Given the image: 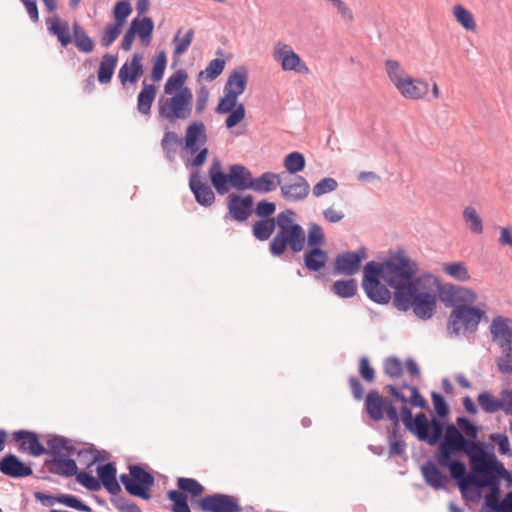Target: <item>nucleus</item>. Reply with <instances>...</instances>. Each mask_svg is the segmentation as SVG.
<instances>
[{"instance_id":"obj_52","label":"nucleus","mask_w":512,"mask_h":512,"mask_svg":"<svg viewBox=\"0 0 512 512\" xmlns=\"http://www.w3.org/2000/svg\"><path fill=\"white\" fill-rule=\"evenodd\" d=\"M177 486L180 490L190 493L194 497L200 496L204 491V487L193 478L180 477L177 480Z\"/></svg>"},{"instance_id":"obj_18","label":"nucleus","mask_w":512,"mask_h":512,"mask_svg":"<svg viewBox=\"0 0 512 512\" xmlns=\"http://www.w3.org/2000/svg\"><path fill=\"white\" fill-rule=\"evenodd\" d=\"M0 472L11 478H25L33 474L32 468L14 454H7L0 459Z\"/></svg>"},{"instance_id":"obj_4","label":"nucleus","mask_w":512,"mask_h":512,"mask_svg":"<svg viewBox=\"0 0 512 512\" xmlns=\"http://www.w3.org/2000/svg\"><path fill=\"white\" fill-rule=\"evenodd\" d=\"M47 446H49L48 455L50 459L45 460V466L48 467L50 473L62 477L76 476L77 464L70 456L77 455L81 457L91 453L89 449H77L71 440L63 436H53L48 439Z\"/></svg>"},{"instance_id":"obj_16","label":"nucleus","mask_w":512,"mask_h":512,"mask_svg":"<svg viewBox=\"0 0 512 512\" xmlns=\"http://www.w3.org/2000/svg\"><path fill=\"white\" fill-rule=\"evenodd\" d=\"M199 506L204 512H241V506L236 498L221 493L203 497Z\"/></svg>"},{"instance_id":"obj_59","label":"nucleus","mask_w":512,"mask_h":512,"mask_svg":"<svg viewBox=\"0 0 512 512\" xmlns=\"http://www.w3.org/2000/svg\"><path fill=\"white\" fill-rule=\"evenodd\" d=\"M110 501L112 505L121 512H142L135 502L121 495L111 497Z\"/></svg>"},{"instance_id":"obj_3","label":"nucleus","mask_w":512,"mask_h":512,"mask_svg":"<svg viewBox=\"0 0 512 512\" xmlns=\"http://www.w3.org/2000/svg\"><path fill=\"white\" fill-rule=\"evenodd\" d=\"M295 212L286 209L277 215V232L269 243L272 256L280 257L289 248L293 253L301 252L306 243L304 228L296 223Z\"/></svg>"},{"instance_id":"obj_48","label":"nucleus","mask_w":512,"mask_h":512,"mask_svg":"<svg viewBox=\"0 0 512 512\" xmlns=\"http://www.w3.org/2000/svg\"><path fill=\"white\" fill-rule=\"evenodd\" d=\"M306 240L310 248H321V246L325 243V233L323 228L317 223H310Z\"/></svg>"},{"instance_id":"obj_21","label":"nucleus","mask_w":512,"mask_h":512,"mask_svg":"<svg viewBox=\"0 0 512 512\" xmlns=\"http://www.w3.org/2000/svg\"><path fill=\"white\" fill-rule=\"evenodd\" d=\"M282 197L291 202H300L307 198L310 185L303 176H296L293 181L280 184Z\"/></svg>"},{"instance_id":"obj_17","label":"nucleus","mask_w":512,"mask_h":512,"mask_svg":"<svg viewBox=\"0 0 512 512\" xmlns=\"http://www.w3.org/2000/svg\"><path fill=\"white\" fill-rule=\"evenodd\" d=\"M492 340L500 349L512 346V320L503 316L492 319L489 327Z\"/></svg>"},{"instance_id":"obj_22","label":"nucleus","mask_w":512,"mask_h":512,"mask_svg":"<svg viewBox=\"0 0 512 512\" xmlns=\"http://www.w3.org/2000/svg\"><path fill=\"white\" fill-rule=\"evenodd\" d=\"M189 186L196 201L202 206H211L215 201V194L211 187L201 180L198 172H193L189 178Z\"/></svg>"},{"instance_id":"obj_47","label":"nucleus","mask_w":512,"mask_h":512,"mask_svg":"<svg viewBox=\"0 0 512 512\" xmlns=\"http://www.w3.org/2000/svg\"><path fill=\"white\" fill-rule=\"evenodd\" d=\"M283 165L289 173L296 174L304 169L305 157L300 152H291L285 156Z\"/></svg>"},{"instance_id":"obj_24","label":"nucleus","mask_w":512,"mask_h":512,"mask_svg":"<svg viewBox=\"0 0 512 512\" xmlns=\"http://www.w3.org/2000/svg\"><path fill=\"white\" fill-rule=\"evenodd\" d=\"M13 438L17 442H21L20 448L23 450H28L32 456H40L43 454L48 455L49 447L45 448L39 441L36 433L27 431V430H19L13 433Z\"/></svg>"},{"instance_id":"obj_11","label":"nucleus","mask_w":512,"mask_h":512,"mask_svg":"<svg viewBox=\"0 0 512 512\" xmlns=\"http://www.w3.org/2000/svg\"><path fill=\"white\" fill-rule=\"evenodd\" d=\"M120 481L132 496L149 500V490L154 484V476L139 465H130L129 474H121Z\"/></svg>"},{"instance_id":"obj_41","label":"nucleus","mask_w":512,"mask_h":512,"mask_svg":"<svg viewBox=\"0 0 512 512\" xmlns=\"http://www.w3.org/2000/svg\"><path fill=\"white\" fill-rule=\"evenodd\" d=\"M477 402L481 409L486 413H495L499 410L503 411V401L495 398L490 392L483 391L477 397Z\"/></svg>"},{"instance_id":"obj_25","label":"nucleus","mask_w":512,"mask_h":512,"mask_svg":"<svg viewBox=\"0 0 512 512\" xmlns=\"http://www.w3.org/2000/svg\"><path fill=\"white\" fill-rule=\"evenodd\" d=\"M389 401V398L382 397L377 390L369 391L365 398V411L369 418L373 421H381Z\"/></svg>"},{"instance_id":"obj_44","label":"nucleus","mask_w":512,"mask_h":512,"mask_svg":"<svg viewBox=\"0 0 512 512\" xmlns=\"http://www.w3.org/2000/svg\"><path fill=\"white\" fill-rule=\"evenodd\" d=\"M463 219L474 234H481L483 232V222L476 209L472 206H468L463 211Z\"/></svg>"},{"instance_id":"obj_60","label":"nucleus","mask_w":512,"mask_h":512,"mask_svg":"<svg viewBox=\"0 0 512 512\" xmlns=\"http://www.w3.org/2000/svg\"><path fill=\"white\" fill-rule=\"evenodd\" d=\"M456 422L458 429L465 434L466 438L475 441L479 428L466 417H458Z\"/></svg>"},{"instance_id":"obj_30","label":"nucleus","mask_w":512,"mask_h":512,"mask_svg":"<svg viewBox=\"0 0 512 512\" xmlns=\"http://www.w3.org/2000/svg\"><path fill=\"white\" fill-rule=\"evenodd\" d=\"M130 29L136 36L140 38L141 43L144 46H148L152 39L154 30V22L150 17L134 18L130 23Z\"/></svg>"},{"instance_id":"obj_9","label":"nucleus","mask_w":512,"mask_h":512,"mask_svg":"<svg viewBox=\"0 0 512 512\" xmlns=\"http://www.w3.org/2000/svg\"><path fill=\"white\" fill-rule=\"evenodd\" d=\"M193 110V93L191 89L177 91L173 95L160 97L157 102L158 119L174 124L187 120Z\"/></svg>"},{"instance_id":"obj_62","label":"nucleus","mask_w":512,"mask_h":512,"mask_svg":"<svg viewBox=\"0 0 512 512\" xmlns=\"http://www.w3.org/2000/svg\"><path fill=\"white\" fill-rule=\"evenodd\" d=\"M238 104V97L233 96L232 94L224 93L216 107V112L218 114H227L228 112L235 109Z\"/></svg>"},{"instance_id":"obj_64","label":"nucleus","mask_w":512,"mask_h":512,"mask_svg":"<svg viewBox=\"0 0 512 512\" xmlns=\"http://www.w3.org/2000/svg\"><path fill=\"white\" fill-rule=\"evenodd\" d=\"M228 113H229V115L225 120V125L227 128L230 129V128L235 127L237 124H239L245 118L246 111H245L244 105L241 103V104H238L235 109H233L232 111H230Z\"/></svg>"},{"instance_id":"obj_61","label":"nucleus","mask_w":512,"mask_h":512,"mask_svg":"<svg viewBox=\"0 0 512 512\" xmlns=\"http://www.w3.org/2000/svg\"><path fill=\"white\" fill-rule=\"evenodd\" d=\"M337 11L344 22L350 23L354 20L351 8L342 0H325Z\"/></svg>"},{"instance_id":"obj_36","label":"nucleus","mask_w":512,"mask_h":512,"mask_svg":"<svg viewBox=\"0 0 512 512\" xmlns=\"http://www.w3.org/2000/svg\"><path fill=\"white\" fill-rule=\"evenodd\" d=\"M442 271L459 282H467L470 279L468 268L461 261L443 263Z\"/></svg>"},{"instance_id":"obj_14","label":"nucleus","mask_w":512,"mask_h":512,"mask_svg":"<svg viewBox=\"0 0 512 512\" xmlns=\"http://www.w3.org/2000/svg\"><path fill=\"white\" fill-rule=\"evenodd\" d=\"M367 258V250L360 247L357 251H347L338 254L333 262L334 274L353 276L361 268V263Z\"/></svg>"},{"instance_id":"obj_23","label":"nucleus","mask_w":512,"mask_h":512,"mask_svg":"<svg viewBox=\"0 0 512 512\" xmlns=\"http://www.w3.org/2000/svg\"><path fill=\"white\" fill-rule=\"evenodd\" d=\"M248 77V69L245 66H238L229 74L224 85V93L239 97L247 87Z\"/></svg>"},{"instance_id":"obj_2","label":"nucleus","mask_w":512,"mask_h":512,"mask_svg":"<svg viewBox=\"0 0 512 512\" xmlns=\"http://www.w3.org/2000/svg\"><path fill=\"white\" fill-rule=\"evenodd\" d=\"M435 279L431 275L416 278L414 285L404 293H398L393 299V305L399 311L412 309L413 313L422 320L432 318L436 310L437 295L434 289Z\"/></svg>"},{"instance_id":"obj_34","label":"nucleus","mask_w":512,"mask_h":512,"mask_svg":"<svg viewBox=\"0 0 512 512\" xmlns=\"http://www.w3.org/2000/svg\"><path fill=\"white\" fill-rule=\"evenodd\" d=\"M117 60V55L110 53L103 55L97 72V78L101 84H109L111 82L117 66Z\"/></svg>"},{"instance_id":"obj_33","label":"nucleus","mask_w":512,"mask_h":512,"mask_svg":"<svg viewBox=\"0 0 512 512\" xmlns=\"http://www.w3.org/2000/svg\"><path fill=\"white\" fill-rule=\"evenodd\" d=\"M47 23L49 32L57 37L63 47H66L72 42L70 27L67 21L55 17L50 19Z\"/></svg>"},{"instance_id":"obj_39","label":"nucleus","mask_w":512,"mask_h":512,"mask_svg":"<svg viewBox=\"0 0 512 512\" xmlns=\"http://www.w3.org/2000/svg\"><path fill=\"white\" fill-rule=\"evenodd\" d=\"M72 30L77 49L84 53H91L94 50V43L91 37L77 22L73 24Z\"/></svg>"},{"instance_id":"obj_15","label":"nucleus","mask_w":512,"mask_h":512,"mask_svg":"<svg viewBox=\"0 0 512 512\" xmlns=\"http://www.w3.org/2000/svg\"><path fill=\"white\" fill-rule=\"evenodd\" d=\"M116 474L117 469L115 463L109 462L97 467L98 478H95L85 471H81L77 474V482L90 491H99L101 485H106L117 479Z\"/></svg>"},{"instance_id":"obj_29","label":"nucleus","mask_w":512,"mask_h":512,"mask_svg":"<svg viewBox=\"0 0 512 512\" xmlns=\"http://www.w3.org/2000/svg\"><path fill=\"white\" fill-rule=\"evenodd\" d=\"M282 183L281 175L273 172H264L257 178H252L250 189L260 193L266 194L274 191Z\"/></svg>"},{"instance_id":"obj_56","label":"nucleus","mask_w":512,"mask_h":512,"mask_svg":"<svg viewBox=\"0 0 512 512\" xmlns=\"http://www.w3.org/2000/svg\"><path fill=\"white\" fill-rule=\"evenodd\" d=\"M121 32L122 26L116 23L108 24L101 35V45L105 48H108L119 37Z\"/></svg>"},{"instance_id":"obj_42","label":"nucleus","mask_w":512,"mask_h":512,"mask_svg":"<svg viewBox=\"0 0 512 512\" xmlns=\"http://www.w3.org/2000/svg\"><path fill=\"white\" fill-rule=\"evenodd\" d=\"M226 62L224 59L215 58L211 60L207 67L200 71L199 78L207 82L215 80L224 70Z\"/></svg>"},{"instance_id":"obj_8","label":"nucleus","mask_w":512,"mask_h":512,"mask_svg":"<svg viewBox=\"0 0 512 512\" xmlns=\"http://www.w3.org/2000/svg\"><path fill=\"white\" fill-rule=\"evenodd\" d=\"M485 470H480V478L472 488L476 496H480L481 489L488 487L489 493L485 496V505L494 512H499L500 500V479L507 474L504 465L494 455Z\"/></svg>"},{"instance_id":"obj_38","label":"nucleus","mask_w":512,"mask_h":512,"mask_svg":"<svg viewBox=\"0 0 512 512\" xmlns=\"http://www.w3.org/2000/svg\"><path fill=\"white\" fill-rule=\"evenodd\" d=\"M187 78L188 75L185 70H177L167 79L164 85V93L166 95H173L177 91H181L183 89H190L189 87L185 86Z\"/></svg>"},{"instance_id":"obj_55","label":"nucleus","mask_w":512,"mask_h":512,"mask_svg":"<svg viewBox=\"0 0 512 512\" xmlns=\"http://www.w3.org/2000/svg\"><path fill=\"white\" fill-rule=\"evenodd\" d=\"M132 13V7L127 1H119L115 4L113 9V16L116 24L124 26L126 19Z\"/></svg>"},{"instance_id":"obj_20","label":"nucleus","mask_w":512,"mask_h":512,"mask_svg":"<svg viewBox=\"0 0 512 512\" xmlns=\"http://www.w3.org/2000/svg\"><path fill=\"white\" fill-rule=\"evenodd\" d=\"M253 197L247 195L241 197L237 194H230L228 197V211L235 221H246L252 213Z\"/></svg>"},{"instance_id":"obj_54","label":"nucleus","mask_w":512,"mask_h":512,"mask_svg":"<svg viewBox=\"0 0 512 512\" xmlns=\"http://www.w3.org/2000/svg\"><path fill=\"white\" fill-rule=\"evenodd\" d=\"M338 188V182L332 177H325L317 182L312 188V194L315 197H321L324 194L331 193Z\"/></svg>"},{"instance_id":"obj_5","label":"nucleus","mask_w":512,"mask_h":512,"mask_svg":"<svg viewBox=\"0 0 512 512\" xmlns=\"http://www.w3.org/2000/svg\"><path fill=\"white\" fill-rule=\"evenodd\" d=\"M438 443V450L435 455L437 463L451 460L454 455L460 453L466 454L470 462L473 463L474 460L486 452L482 442L467 439L453 424L446 425L443 439Z\"/></svg>"},{"instance_id":"obj_45","label":"nucleus","mask_w":512,"mask_h":512,"mask_svg":"<svg viewBox=\"0 0 512 512\" xmlns=\"http://www.w3.org/2000/svg\"><path fill=\"white\" fill-rule=\"evenodd\" d=\"M180 143V139L176 132L166 131L161 140V148L166 154V157L172 161L177 151V145Z\"/></svg>"},{"instance_id":"obj_40","label":"nucleus","mask_w":512,"mask_h":512,"mask_svg":"<svg viewBox=\"0 0 512 512\" xmlns=\"http://www.w3.org/2000/svg\"><path fill=\"white\" fill-rule=\"evenodd\" d=\"M357 281L353 278L337 280L331 286V291L340 298H351L357 293Z\"/></svg>"},{"instance_id":"obj_53","label":"nucleus","mask_w":512,"mask_h":512,"mask_svg":"<svg viewBox=\"0 0 512 512\" xmlns=\"http://www.w3.org/2000/svg\"><path fill=\"white\" fill-rule=\"evenodd\" d=\"M496 365L502 374L512 375V346L501 349V354L496 359Z\"/></svg>"},{"instance_id":"obj_28","label":"nucleus","mask_w":512,"mask_h":512,"mask_svg":"<svg viewBox=\"0 0 512 512\" xmlns=\"http://www.w3.org/2000/svg\"><path fill=\"white\" fill-rule=\"evenodd\" d=\"M421 473L424 481L431 488L435 490H441L445 488L448 478L432 461L429 460L421 466Z\"/></svg>"},{"instance_id":"obj_57","label":"nucleus","mask_w":512,"mask_h":512,"mask_svg":"<svg viewBox=\"0 0 512 512\" xmlns=\"http://www.w3.org/2000/svg\"><path fill=\"white\" fill-rule=\"evenodd\" d=\"M167 65V56L165 51H160L153 61V68L151 78L153 81L158 82L163 78Z\"/></svg>"},{"instance_id":"obj_31","label":"nucleus","mask_w":512,"mask_h":512,"mask_svg":"<svg viewBox=\"0 0 512 512\" xmlns=\"http://www.w3.org/2000/svg\"><path fill=\"white\" fill-rule=\"evenodd\" d=\"M157 88L154 84L142 83V89L137 97V110L142 115H149L151 107L156 97Z\"/></svg>"},{"instance_id":"obj_43","label":"nucleus","mask_w":512,"mask_h":512,"mask_svg":"<svg viewBox=\"0 0 512 512\" xmlns=\"http://www.w3.org/2000/svg\"><path fill=\"white\" fill-rule=\"evenodd\" d=\"M385 70L395 87H398L408 77L401 64L396 60H387Z\"/></svg>"},{"instance_id":"obj_46","label":"nucleus","mask_w":512,"mask_h":512,"mask_svg":"<svg viewBox=\"0 0 512 512\" xmlns=\"http://www.w3.org/2000/svg\"><path fill=\"white\" fill-rule=\"evenodd\" d=\"M453 15L456 20L468 31L476 30V23L470 11L462 5H455L453 7Z\"/></svg>"},{"instance_id":"obj_50","label":"nucleus","mask_w":512,"mask_h":512,"mask_svg":"<svg viewBox=\"0 0 512 512\" xmlns=\"http://www.w3.org/2000/svg\"><path fill=\"white\" fill-rule=\"evenodd\" d=\"M477 300L476 293L467 287L457 286L455 309L460 306H472Z\"/></svg>"},{"instance_id":"obj_10","label":"nucleus","mask_w":512,"mask_h":512,"mask_svg":"<svg viewBox=\"0 0 512 512\" xmlns=\"http://www.w3.org/2000/svg\"><path fill=\"white\" fill-rule=\"evenodd\" d=\"M485 309L475 306H460L453 309L447 322V331L450 336L474 333L482 319L487 320Z\"/></svg>"},{"instance_id":"obj_51","label":"nucleus","mask_w":512,"mask_h":512,"mask_svg":"<svg viewBox=\"0 0 512 512\" xmlns=\"http://www.w3.org/2000/svg\"><path fill=\"white\" fill-rule=\"evenodd\" d=\"M180 32L181 30H179L173 38V42L175 43L173 53L177 56L184 54L188 50L194 36V31L192 29L187 30L182 38H180Z\"/></svg>"},{"instance_id":"obj_6","label":"nucleus","mask_w":512,"mask_h":512,"mask_svg":"<svg viewBox=\"0 0 512 512\" xmlns=\"http://www.w3.org/2000/svg\"><path fill=\"white\" fill-rule=\"evenodd\" d=\"M209 177L215 190L224 195L229 191L228 182L237 190L250 189L252 173L248 168L240 164L231 165L229 173L222 171V164L218 158H214L209 168Z\"/></svg>"},{"instance_id":"obj_26","label":"nucleus","mask_w":512,"mask_h":512,"mask_svg":"<svg viewBox=\"0 0 512 512\" xmlns=\"http://www.w3.org/2000/svg\"><path fill=\"white\" fill-rule=\"evenodd\" d=\"M207 141L206 127L202 121H196L188 125L185 133V148L191 153L199 150V145Z\"/></svg>"},{"instance_id":"obj_1","label":"nucleus","mask_w":512,"mask_h":512,"mask_svg":"<svg viewBox=\"0 0 512 512\" xmlns=\"http://www.w3.org/2000/svg\"><path fill=\"white\" fill-rule=\"evenodd\" d=\"M372 266L389 287L394 289L393 299L398 293H404L414 285L419 267L415 260L410 258L403 249H398L389 254L382 262L369 261L366 263Z\"/></svg>"},{"instance_id":"obj_12","label":"nucleus","mask_w":512,"mask_h":512,"mask_svg":"<svg viewBox=\"0 0 512 512\" xmlns=\"http://www.w3.org/2000/svg\"><path fill=\"white\" fill-rule=\"evenodd\" d=\"M381 276L372 266L365 264L363 268L362 287L367 297L377 304H388L391 300V292L387 284L380 282Z\"/></svg>"},{"instance_id":"obj_19","label":"nucleus","mask_w":512,"mask_h":512,"mask_svg":"<svg viewBox=\"0 0 512 512\" xmlns=\"http://www.w3.org/2000/svg\"><path fill=\"white\" fill-rule=\"evenodd\" d=\"M142 55L134 53L132 57L127 60L118 71V78L122 86L128 83L134 84L143 75Z\"/></svg>"},{"instance_id":"obj_58","label":"nucleus","mask_w":512,"mask_h":512,"mask_svg":"<svg viewBox=\"0 0 512 512\" xmlns=\"http://www.w3.org/2000/svg\"><path fill=\"white\" fill-rule=\"evenodd\" d=\"M57 503L66 505L67 507L76 509L78 511L91 512V508L88 505H86L76 496L71 494L58 495Z\"/></svg>"},{"instance_id":"obj_37","label":"nucleus","mask_w":512,"mask_h":512,"mask_svg":"<svg viewBox=\"0 0 512 512\" xmlns=\"http://www.w3.org/2000/svg\"><path fill=\"white\" fill-rule=\"evenodd\" d=\"M429 429L430 421L424 413H418L415 416L411 427L408 428V430L413 433L419 440L427 442L430 438Z\"/></svg>"},{"instance_id":"obj_63","label":"nucleus","mask_w":512,"mask_h":512,"mask_svg":"<svg viewBox=\"0 0 512 512\" xmlns=\"http://www.w3.org/2000/svg\"><path fill=\"white\" fill-rule=\"evenodd\" d=\"M384 372L391 378H398L403 373L402 363L397 357H389L384 362Z\"/></svg>"},{"instance_id":"obj_49","label":"nucleus","mask_w":512,"mask_h":512,"mask_svg":"<svg viewBox=\"0 0 512 512\" xmlns=\"http://www.w3.org/2000/svg\"><path fill=\"white\" fill-rule=\"evenodd\" d=\"M167 498L173 502V512H191L188 505V498L184 493L170 490L167 492Z\"/></svg>"},{"instance_id":"obj_35","label":"nucleus","mask_w":512,"mask_h":512,"mask_svg":"<svg viewBox=\"0 0 512 512\" xmlns=\"http://www.w3.org/2000/svg\"><path fill=\"white\" fill-rule=\"evenodd\" d=\"M276 226L277 217L258 220L252 226L253 236L259 241H266L271 237Z\"/></svg>"},{"instance_id":"obj_7","label":"nucleus","mask_w":512,"mask_h":512,"mask_svg":"<svg viewBox=\"0 0 512 512\" xmlns=\"http://www.w3.org/2000/svg\"><path fill=\"white\" fill-rule=\"evenodd\" d=\"M494 454L484 452L483 455L479 456L478 459L470 462L471 474L467 475V469L465 463L457 459H451L446 462L437 463L440 467L448 468L451 478H453L462 493L464 498L468 497V493L472 491V488L480 478V470H485L489 462L493 459Z\"/></svg>"},{"instance_id":"obj_27","label":"nucleus","mask_w":512,"mask_h":512,"mask_svg":"<svg viewBox=\"0 0 512 512\" xmlns=\"http://www.w3.org/2000/svg\"><path fill=\"white\" fill-rule=\"evenodd\" d=\"M399 93L406 99L417 100L426 96L429 85L426 81L408 76L398 87Z\"/></svg>"},{"instance_id":"obj_13","label":"nucleus","mask_w":512,"mask_h":512,"mask_svg":"<svg viewBox=\"0 0 512 512\" xmlns=\"http://www.w3.org/2000/svg\"><path fill=\"white\" fill-rule=\"evenodd\" d=\"M272 56L273 60L280 64L284 71H294L300 74L310 72L306 63L289 44L277 42L273 48Z\"/></svg>"},{"instance_id":"obj_32","label":"nucleus","mask_w":512,"mask_h":512,"mask_svg":"<svg viewBox=\"0 0 512 512\" xmlns=\"http://www.w3.org/2000/svg\"><path fill=\"white\" fill-rule=\"evenodd\" d=\"M328 253L319 247L310 248L303 257L304 265L309 271L317 272L325 267Z\"/></svg>"}]
</instances>
